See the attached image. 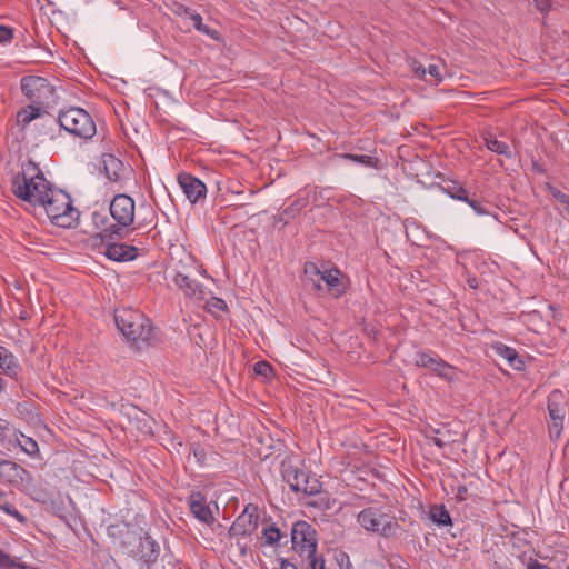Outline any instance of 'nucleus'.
Returning a JSON list of instances; mask_svg holds the SVG:
<instances>
[{"label": "nucleus", "mask_w": 569, "mask_h": 569, "mask_svg": "<svg viewBox=\"0 0 569 569\" xmlns=\"http://www.w3.org/2000/svg\"><path fill=\"white\" fill-rule=\"evenodd\" d=\"M53 187L33 162L23 166L22 172L12 179V192L19 199L38 206Z\"/></svg>", "instance_id": "nucleus-1"}, {"label": "nucleus", "mask_w": 569, "mask_h": 569, "mask_svg": "<svg viewBox=\"0 0 569 569\" xmlns=\"http://www.w3.org/2000/svg\"><path fill=\"white\" fill-rule=\"evenodd\" d=\"M114 321L127 340L133 343L148 342L152 338L153 329L149 319L137 309H117Z\"/></svg>", "instance_id": "nucleus-2"}, {"label": "nucleus", "mask_w": 569, "mask_h": 569, "mask_svg": "<svg viewBox=\"0 0 569 569\" xmlns=\"http://www.w3.org/2000/svg\"><path fill=\"white\" fill-rule=\"evenodd\" d=\"M38 206L46 210L50 221L61 228H71L78 220L79 212L72 206L70 196L57 188H52L43 202Z\"/></svg>", "instance_id": "nucleus-3"}, {"label": "nucleus", "mask_w": 569, "mask_h": 569, "mask_svg": "<svg viewBox=\"0 0 569 569\" xmlns=\"http://www.w3.org/2000/svg\"><path fill=\"white\" fill-rule=\"evenodd\" d=\"M357 522L367 532L378 533L382 537L393 536L398 523L395 517L386 513L382 508L368 507L357 515Z\"/></svg>", "instance_id": "nucleus-4"}, {"label": "nucleus", "mask_w": 569, "mask_h": 569, "mask_svg": "<svg viewBox=\"0 0 569 569\" xmlns=\"http://www.w3.org/2000/svg\"><path fill=\"white\" fill-rule=\"evenodd\" d=\"M58 121L66 131L81 139H90L97 131L92 117L81 108L61 110Z\"/></svg>", "instance_id": "nucleus-5"}, {"label": "nucleus", "mask_w": 569, "mask_h": 569, "mask_svg": "<svg viewBox=\"0 0 569 569\" xmlns=\"http://www.w3.org/2000/svg\"><path fill=\"white\" fill-rule=\"evenodd\" d=\"M283 480L296 492L305 495H316L321 490V482L316 476H312L300 468L291 460H284L281 466Z\"/></svg>", "instance_id": "nucleus-6"}, {"label": "nucleus", "mask_w": 569, "mask_h": 569, "mask_svg": "<svg viewBox=\"0 0 569 569\" xmlns=\"http://www.w3.org/2000/svg\"><path fill=\"white\" fill-rule=\"evenodd\" d=\"M21 90L34 104H49L54 99V86L43 77L30 74L21 79Z\"/></svg>", "instance_id": "nucleus-7"}, {"label": "nucleus", "mask_w": 569, "mask_h": 569, "mask_svg": "<svg viewBox=\"0 0 569 569\" xmlns=\"http://www.w3.org/2000/svg\"><path fill=\"white\" fill-rule=\"evenodd\" d=\"M110 214L118 223L111 226L104 232L119 234V230L130 227L134 221V201L127 194H117L110 203Z\"/></svg>", "instance_id": "nucleus-8"}, {"label": "nucleus", "mask_w": 569, "mask_h": 569, "mask_svg": "<svg viewBox=\"0 0 569 569\" xmlns=\"http://www.w3.org/2000/svg\"><path fill=\"white\" fill-rule=\"evenodd\" d=\"M292 548L300 557L312 558L317 551L316 530L306 521H298L291 530Z\"/></svg>", "instance_id": "nucleus-9"}, {"label": "nucleus", "mask_w": 569, "mask_h": 569, "mask_svg": "<svg viewBox=\"0 0 569 569\" xmlns=\"http://www.w3.org/2000/svg\"><path fill=\"white\" fill-rule=\"evenodd\" d=\"M259 515L257 506L250 503L246 506L244 510L236 518L228 535L231 539L239 540L251 536L258 528Z\"/></svg>", "instance_id": "nucleus-10"}, {"label": "nucleus", "mask_w": 569, "mask_h": 569, "mask_svg": "<svg viewBox=\"0 0 569 569\" xmlns=\"http://www.w3.org/2000/svg\"><path fill=\"white\" fill-rule=\"evenodd\" d=\"M190 511L199 521L211 525L216 520L218 506L213 501L208 502L206 497L200 492H193L189 497Z\"/></svg>", "instance_id": "nucleus-11"}, {"label": "nucleus", "mask_w": 569, "mask_h": 569, "mask_svg": "<svg viewBox=\"0 0 569 569\" xmlns=\"http://www.w3.org/2000/svg\"><path fill=\"white\" fill-rule=\"evenodd\" d=\"M172 281L186 298L193 300H204L207 297L204 287L196 279L190 278L188 274L181 271L176 272Z\"/></svg>", "instance_id": "nucleus-12"}, {"label": "nucleus", "mask_w": 569, "mask_h": 569, "mask_svg": "<svg viewBox=\"0 0 569 569\" xmlns=\"http://www.w3.org/2000/svg\"><path fill=\"white\" fill-rule=\"evenodd\" d=\"M178 182L190 202L196 203L200 199L206 198L207 187L198 178L189 173H180L178 176Z\"/></svg>", "instance_id": "nucleus-13"}, {"label": "nucleus", "mask_w": 569, "mask_h": 569, "mask_svg": "<svg viewBox=\"0 0 569 569\" xmlns=\"http://www.w3.org/2000/svg\"><path fill=\"white\" fill-rule=\"evenodd\" d=\"M106 177L111 182H120L126 178L130 169L117 157L111 153L103 154L102 158Z\"/></svg>", "instance_id": "nucleus-14"}, {"label": "nucleus", "mask_w": 569, "mask_h": 569, "mask_svg": "<svg viewBox=\"0 0 569 569\" xmlns=\"http://www.w3.org/2000/svg\"><path fill=\"white\" fill-rule=\"evenodd\" d=\"M322 282L327 291L335 298L342 296L347 290L342 273L338 269L325 270L321 276Z\"/></svg>", "instance_id": "nucleus-15"}, {"label": "nucleus", "mask_w": 569, "mask_h": 569, "mask_svg": "<svg viewBox=\"0 0 569 569\" xmlns=\"http://www.w3.org/2000/svg\"><path fill=\"white\" fill-rule=\"evenodd\" d=\"M138 254V249L127 243H109L106 256L113 261H130Z\"/></svg>", "instance_id": "nucleus-16"}, {"label": "nucleus", "mask_w": 569, "mask_h": 569, "mask_svg": "<svg viewBox=\"0 0 569 569\" xmlns=\"http://www.w3.org/2000/svg\"><path fill=\"white\" fill-rule=\"evenodd\" d=\"M548 413L550 420L553 418L565 419L567 413V401L562 391L556 389L548 396Z\"/></svg>", "instance_id": "nucleus-17"}, {"label": "nucleus", "mask_w": 569, "mask_h": 569, "mask_svg": "<svg viewBox=\"0 0 569 569\" xmlns=\"http://www.w3.org/2000/svg\"><path fill=\"white\" fill-rule=\"evenodd\" d=\"M0 369L3 375L12 379H17L21 371L17 357L2 346H0Z\"/></svg>", "instance_id": "nucleus-18"}, {"label": "nucleus", "mask_w": 569, "mask_h": 569, "mask_svg": "<svg viewBox=\"0 0 569 569\" xmlns=\"http://www.w3.org/2000/svg\"><path fill=\"white\" fill-rule=\"evenodd\" d=\"M493 351L501 358L506 359L508 365L516 370H522L525 362L517 352L516 349L508 347L501 342H497L492 346Z\"/></svg>", "instance_id": "nucleus-19"}, {"label": "nucleus", "mask_w": 569, "mask_h": 569, "mask_svg": "<svg viewBox=\"0 0 569 569\" xmlns=\"http://www.w3.org/2000/svg\"><path fill=\"white\" fill-rule=\"evenodd\" d=\"M26 475H27L26 469L20 467L16 462H12V461L0 462V476L10 482H17L19 480H23Z\"/></svg>", "instance_id": "nucleus-20"}, {"label": "nucleus", "mask_w": 569, "mask_h": 569, "mask_svg": "<svg viewBox=\"0 0 569 569\" xmlns=\"http://www.w3.org/2000/svg\"><path fill=\"white\" fill-rule=\"evenodd\" d=\"M303 272L307 283L313 290L321 291L323 289V286L321 284V276L323 271H321L316 263L306 262Z\"/></svg>", "instance_id": "nucleus-21"}, {"label": "nucleus", "mask_w": 569, "mask_h": 569, "mask_svg": "<svg viewBox=\"0 0 569 569\" xmlns=\"http://www.w3.org/2000/svg\"><path fill=\"white\" fill-rule=\"evenodd\" d=\"M41 108L39 104H29L22 109H20L17 113V123L19 126L26 127L31 121L41 117Z\"/></svg>", "instance_id": "nucleus-22"}, {"label": "nucleus", "mask_w": 569, "mask_h": 569, "mask_svg": "<svg viewBox=\"0 0 569 569\" xmlns=\"http://www.w3.org/2000/svg\"><path fill=\"white\" fill-rule=\"evenodd\" d=\"M140 548L141 558L146 563L156 561L159 555V548L153 540H151L149 537H144L140 541Z\"/></svg>", "instance_id": "nucleus-23"}, {"label": "nucleus", "mask_w": 569, "mask_h": 569, "mask_svg": "<svg viewBox=\"0 0 569 569\" xmlns=\"http://www.w3.org/2000/svg\"><path fill=\"white\" fill-rule=\"evenodd\" d=\"M263 546H276L283 537L282 532L274 525L264 526L261 532Z\"/></svg>", "instance_id": "nucleus-24"}, {"label": "nucleus", "mask_w": 569, "mask_h": 569, "mask_svg": "<svg viewBox=\"0 0 569 569\" xmlns=\"http://www.w3.org/2000/svg\"><path fill=\"white\" fill-rule=\"evenodd\" d=\"M336 158L351 160L366 167L377 168L378 160L367 154L339 153Z\"/></svg>", "instance_id": "nucleus-25"}, {"label": "nucleus", "mask_w": 569, "mask_h": 569, "mask_svg": "<svg viewBox=\"0 0 569 569\" xmlns=\"http://www.w3.org/2000/svg\"><path fill=\"white\" fill-rule=\"evenodd\" d=\"M432 371L448 381L453 380L456 377V368L446 362L442 358L438 360L437 365L432 368Z\"/></svg>", "instance_id": "nucleus-26"}, {"label": "nucleus", "mask_w": 569, "mask_h": 569, "mask_svg": "<svg viewBox=\"0 0 569 569\" xmlns=\"http://www.w3.org/2000/svg\"><path fill=\"white\" fill-rule=\"evenodd\" d=\"M430 517L432 521L439 526H448L451 523V517L442 505L431 507Z\"/></svg>", "instance_id": "nucleus-27"}, {"label": "nucleus", "mask_w": 569, "mask_h": 569, "mask_svg": "<svg viewBox=\"0 0 569 569\" xmlns=\"http://www.w3.org/2000/svg\"><path fill=\"white\" fill-rule=\"evenodd\" d=\"M486 146L492 152L503 154L506 157H511L510 147L505 141H500L493 136L486 138Z\"/></svg>", "instance_id": "nucleus-28"}, {"label": "nucleus", "mask_w": 569, "mask_h": 569, "mask_svg": "<svg viewBox=\"0 0 569 569\" xmlns=\"http://www.w3.org/2000/svg\"><path fill=\"white\" fill-rule=\"evenodd\" d=\"M439 356L432 352H417L415 363L418 367L428 368L432 370V368L437 365Z\"/></svg>", "instance_id": "nucleus-29"}, {"label": "nucleus", "mask_w": 569, "mask_h": 569, "mask_svg": "<svg viewBox=\"0 0 569 569\" xmlns=\"http://www.w3.org/2000/svg\"><path fill=\"white\" fill-rule=\"evenodd\" d=\"M308 198L306 197L297 198L283 210L282 216H284L287 219L296 217V214H298L303 208L308 206Z\"/></svg>", "instance_id": "nucleus-30"}, {"label": "nucleus", "mask_w": 569, "mask_h": 569, "mask_svg": "<svg viewBox=\"0 0 569 569\" xmlns=\"http://www.w3.org/2000/svg\"><path fill=\"white\" fill-rule=\"evenodd\" d=\"M445 191L452 199L463 202L469 201L468 192L459 184L448 186Z\"/></svg>", "instance_id": "nucleus-31"}, {"label": "nucleus", "mask_w": 569, "mask_h": 569, "mask_svg": "<svg viewBox=\"0 0 569 569\" xmlns=\"http://www.w3.org/2000/svg\"><path fill=\"white\" fill-rule=\"evenodd\" d=\"M0 509L3 510L6 513L12 516L20 522L26 521V517L21 515L10 502L6 500L3 493H0Z\"/></svg>", "instance_id": "nucleus-32"}, {"label": "nucleus", "mask_w": 569, "mask_h": 569, "mask_svg": "<svg viewBox=\"0 0 569 569\" xmlns=\"http://www.w3.org/2000/svg\"><path fill=\"white\" fill-rule=\"evenodd\" d=\"M520 562L526 567V569H552L545 563L539 562L531 555H527L526 552L519 556Z\"/></svg>", "instance_id": "nucleus-33"}, {"label": "nucleus", "mask_w": 569, "mask_h": 569, "mask_svg": "<svg viewBox=\"0 0 569 569\" xmlns=\"http://www.w3.org/2000/svg\"><path fill=\"white\" fill-rule=\"evenodd\" d=\"M563 421L565 419L553 418L550 420L548 425L549 436L552 440H558L563 430Z\"/></svg>", "instance_id": "nucleus-34"}, {"label": "nucleus", "mask_w": 569, "mask_h": 569, "mask_svg": "<svg viewBox=\"0 0 569 569\" xmlns=\"http://www.w3.org/2000/svg\"><path fill=\"white\" fill-rule=\"evenodd\" d=\"M20 447L29 456H34L39 451L38 443L29 437H24L23 441L20 442Z\"/></svg>", "instance_id": "nucleus-35"}, {"label": "nucleus", "mask_w": 569, "mask_h": 569, "mask_svg": "<svg viewBox=\"0 0 569 569\" xmlns=\"http://www.w3.org/2000/svg\"><path fill=\"white\" fill-rule=\"evenodd\" d=\"M14 36V29L0 24V44L10 43Z\"/></svg>", "instance_id": "nucleus-36"}, {"label": "nucleus", "mask_w": 569, "mask_h": 569, "mask_svg": "<svg viewBox=\"0 0 569 569\" xmlns=\"http://www.w3.org/2000/svg\"><path fill=\"white\" fill-rule=\"evenodd\" d=\"M253 370L257 375L268 377L272 372V367L269 362L261 360L254 363Z\"/></svg>", "instance_id": "nucleus-37"}, {"label": "nucleus", "mask_w": 569, "mask_h": 569, "mask_svg": "<svg viewBox=\"0 0 569 569\" xmlns=\"http://www.w3.org/2000/svg\"><path fill=\"white\" fill-rule=\"evenodd\" d=\"M466 203H468L472 208V210L479 216L490 214L489 209L483 203L475 199L469 198V201H466Z\"/></svg>", "instance_id": "nucleus-38"}, {"label": "nucleus", "mask_w": 569, "mask_h": 569, "mask_svg": "<svg viewBox=\"0 0 569 569\" xmlns=\"http://www.w3.org/2000/svg\"><path fill=\"white\" fill-rule=\"evenodd\" d=\"M551 193L569 211V196L557 189L552 190Z\"/></svg>", "instance_id": "nucleus-39"}, {"label": "nucleus", "mask_w": 569, "mask_h": 569, "mask_svg": "<svg viewBox=\"0 0 569 569\" xmlns=\"http://www.w3.org/2000/svg\"><path fill=\"white\" fill-rule=\"evenodd\" d=\"M209 306L218 310H226L227 308L226 301L216 297L211 298V300L209 301Z\"/></svg>", "instance_id": "nucleus-40"}, {"label": "nucleus", "mask_w": 569, "mask_h": 569, "mask_svg": "<svg viewBox=\"0 0 569 569\" xmlns=\"http://www.w3.org/2000/svg\"><path fill=\"white\" fill-rule=\"evenodd\" d=\"M310 560L311 569H325V560L323 558H317L316 555L312 558H307Z\"/></svg>", "instance_id": "nucleus-41"}, {"label": "nucleus", "mask_w": 569, "mask_h": 569, "mask_svg": "<svg viewBox=\"0 0 569 569\" xmlns=\"http://www.w3.org/2000/svg\"><path fill=\"white\" fill-rule=\"evenodd\" d=\"M191 19H192V21L194 22V27H196L198 30L203 31V32H206V33H209V34H210L209 30L202 26V18H201V16H200L199 13H194V14H192V16H191Z\"/></svg>", "instance_id": "nucleus-42"}, {"label": "nucleus", "mask_w": 569, "mask_h": 569, "mask_svg": "<svg viewBox=\"0 0 569 569\" xmlns=\"http://www.w3.org/2000/svg\"><path fill=\"white\" fill-rule=\"evenodd\" d=\"M536 8L540 12H548L550 10V0H535Z\"/></svg>", "instance_id": "nucleus-43"}, {"label": "nucleus", "mask_w": 569, "mask_h": 569, "mask_svg": "<svg viewBox=\"0 0 569 569\" xmlns=\"http://www.w3.org/2000/svg\"><path fill=\"white\" fill-rule=\"evenodd\" d=\"M431 441L432 443H435L438 448L442 449L445 448L447 445H448V441H446L442 437L440 436H435L431 438Z\"/></svg>", "instance_id": "nucleus-44"}, {"label": "nucleus", "mask_w": 569, "mask_h": 569, "mask_svg": "<svg viewBox=\"0 0 569 569\" xmlns=\"http://www.w3.org/2000/svg\"><path fill=\"white\" fill-rule=\"evenodd\" d=\"M279 562H280V566L278 569H297V567L293 563H291L284 559H280Z\"/></svg>", "instance_id": "nucleus-45"}, {"label": "nucleus", "mask_w": 569, "mask_h": 569, "mask_svg": "<svg viewBox=\"0 0 569 569\" xmlns=\"http://www.w3.org/2000/svg\"><path fill=\"white\" fill-rule=\"evenodd\" d=\"M467 493V488L461 486L458 488V492H457V497L460 499V500H463L465 499V495Z\"/></svg>", "instance_id": "nucleus-46"}, {"label": "nucleus", "mask_w": 569, "mask_h": 569, "mask_svg": "<svg viewBox=\"0 0 569 569\" xmlns=\"http://www.w3.org/2000/svg\"><path fill=\"white\" fill-rule=\"evenodd\" d=\"M468 284L470 286V288L472 289H476L478 288V281L476 278H471V279H468Z\"/></svg>", "instance_id": "nucleus-47"}, {"label": "nucleus", "mask_w": 569, "mask_h": 569, "mask_svg": "<svg viewBox=\"0 0 569 569\" xmlns=\"http://www.w3.org/2000/svg\"><path fill=\"white\" fill-rule=\"evenodd\" d=\"M6 388V382L3 381V379L0 377V393L4 390Z\"/></svg>", "instance_id": "nucleus-48"}, {"label": "nucleus", "mask_w": 569, "mask_h": 569, "mask_svg": "<svg viewBox=\"0 0 569 569\" xmlns=\"http://www.w3.org/2000/svg\"><path fill=\"white\" fill-rule=\"evenodd\" d=\"M413 71H416V72L426 71V69L421 64H419L418 67L413 68Z\"/></svg>", "instance_id": "nucleus-49"}, {"label": "nucleus", "mask_w": 569, "mask_h": 569, "mask_svg": "<svg viewBox=\"0 0 569 569\" xmlns=\"http://www.w3.org/2000/svg\"><path fill=\"white\" fill-rule=\"evenodd\" d=\"M436 70H437V67H436V66H429L428 71H436Z\"/></svg>", "instance_id": "nucleus-50"}, {"label": "nucleus", "mask_w": 569, "mask_h": 569, "mask_svg": "<svg viewBox=\"0 0 569 569\" xmlns=\"http://www.w3.org/2000/svg\"><path fill=\"white\" fill-rule=\"evenodd\" d=\"M438 74H439V73H433V72H430V73H429V76H430L431 78H435V80H437V76H438Z\"/></svg>", "instance_id": "nucleus-51"}]
</instances>
